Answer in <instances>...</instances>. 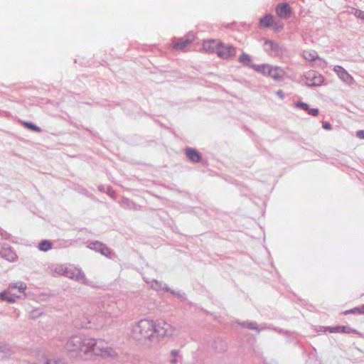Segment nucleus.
<instances>
[{"mask_svg":"<svg viewBox=\"0 0 364 364\" xmlns=\"http://www.w3.org/2000/svg\"><path fill=\"white\" fill-rule=\"evenodd\" d=\"M194 39L195 36H191V37H185L173 41L172 42V48L176 50H183L191 44Z\"/></svg>","mask_w":364,"mask_h":364,"instance_id":"obj_8","label":"nucleus"},{"mask_svg":"<svg viewBox=\"0 0 364 364\" xmlns=\"http://www.w3.org/2000/svg\"><path fill=\"white\" fill-rule=\"evenodd\" d=\"M345 315L350 314H360L359 307L353 308L350 310H348L343 312Z\"/></svg>","mask_w":364,"mask_h":364,"instance_id":"obj_25","label":"nucleus"},{"mask_svg":"<svg viewBox=\"0 0 364 364\" xmlns=\"http://www.w3.org/2000/svg\"><path fill=\"white\" fill-rule=\"evenodd\" d=\"M176 363H177V362H176V359L173 360V361H172V363H173V364H176Z\"/></svg>","mask_w":364,"mask_h":364,"instance_id":"obj_32","label":"nucleus"},{"mask_svg":"<svg viewBox=\"0 0 364 364\" xmlns=\"http://www.w3.org/2000/svg\"><path fill=\"white\" fill-rule=\"evenodd\" d=\"M239 61L240 63H243L244 65H248V64H250L251 59H250V57L247 54L242 53L239 57Z\"/></svg>","mask_w":364,"mask_h":364,"instance_id":"obj_22","label":"nucleus"},{"mask_svg":"<svg viewBox=\"0 0 364 364\" xmlns=\"http://www.w3.org/2000/svg\"><path fill=\"white\" fill-rule=\"evenodd\" d=\"M356 136H357L358 138L363 139H364V130L358 131V132L356 133Z\"/></svg>","mask_w":364,"mask_h":364,"instance_id":"obj_29","label":"nucleus"},{"mask_svg":"<svg viewBox=\"0 0 364 364\" xmlns=\"http://www.w3.org/2000/svg\"><path fill=\"white\" fill-rule=\"evenodd\" d=\"M135 333L139 335V338H150L155 333V323L151 320H141L136 328Z\"/></svg>","mask_w":364,"mask_h":364,"instance_id":"obj_1","label":"nucleus"},{"mask_svg":"<svg viewBox=\"0 0 364 364\" xmlns=\"http://www.w3.org/2000/svg\"><path fill=\"white\" fill-rule=\"evenodd\" d=\"M326 332L329 333H356L358 331L355 329H353L347 326H337L335 327H326L325 328Z\"/></svg>","mask_w":364,"mask_h":364,"instance_id":"obj_12","label":"nucleus"},{"mask_svg":"<svg viewBox=\"0 0 364 364\" xmlns=\"http://www.w3.org/2000/svg\"><path fill=\"white\" fill-rule=\"evenodd\" d=\"M305 82L308 86H319L323 82V77L321 74L310 70L305 75Z\"/></svg>","mask_w":364,"mask_h":364,"instance_id":"obj_5","label":"nucleus"},{"mask_svg":"<svg viewBox=\"0 0 364 364\" xmlns=\"http://www.w3.org/2000/svg\"><path fill=\"white\" fill-rule=\"evenodd\" d=\"M176 331V329L173 326L165 321H159L155 324V333L159 336H171Z\"/></svg>","mask_w":364,"mask_h":364,"instance_id":"obj_4","label":"nucleus"},{"mask_svg":"<svg viewBox=\"0 0 364 364\" xmlns=\"http://www.w3.org/2000/svg\"><path fill=\"white\" fill-rule=\"evenodd\" d=\"M38 247L41 251H48L52 248V242L49 240H43L39 243Z\"/></svg>","mask_w":364,"mask_h":364,"instance_id":"obj_19","label":"nucleus"},{"mask_svg":"<svg viewBox=\"0 0 364 364\" xmlns=\"http://www.w3.org/2000/svg\"><path fill=\"white\" fill-rule=\"evenodd\" d=\"M296 107H299L304 110L308 111L309 110V105L306 103L304 102H299L296 104Z\"/></svg>","mask_w":364,"mask_h":364,"instance_id":"obj_27","label":"nucleus"},{"mask_svg":"<svg viewBox=\"0 0 364 364\" xmlns=\"http://www.w3.org/2000/svg\"><path fill=\"white\" fill-rule=\"evenodd\" d=\"M276 12L279 17L287 18L290 16L291 9L288 4H281L277 6Z\"/></svg>","mask_w":364,"mask_h":364,"instance_id":"obj_13","label":"nucleus"},{"mask_svg":"<svg viewBox=\"0 0 364 364\" xmlns=\"http://www.w3.org/2000/svg\"><path fill=\"white\" fill-rule=\"evenodd\" d=\"M171 354L173 355V356H176L178 355V352L176 350H172L171 351Z\"/></svg>","mask_w":364,"mask_h":364,"instance_id":"obj_31","label":"nucleus"},{"mask_svg":"<svg viewBox=\"0 0 364 364\" xmlns=\"http://www.w3.org/2000/svg\"><path fill=\"white\" fill-rule=\"evenodd\" d=\"M2 255L9 261H14L17 256L10 248H5L2 251Z\"/></svg>","mask_w":364,"mask_h":364,"instance_id":"obj_17","label":"nucleus"},{"mask_svg":"<svg viewBox=\"0 0 364 364\" xmlns=\"http://www.w3.org/2000/svg\"><path fill=\"white\" fill-rule=\"evenodd\" d=\"M279 46L277 44L274 43L273 41L266 40L264 43V49L269 52V53H272L274 52H277Z\"/></svg>","mask_w":364,"mask_h":364,"instance_id":"obj_16","label":"nucleus"},{"mask_svg":"<svg viewBox=\"0 0 364 364\" xmlns=\"http://www.w3.org/2000/svg\"><path fill=\"white\" fill-rule=\"evenodd\" d=\"M220 43L215 40L206 41L203 44V48L205 50L210 53H216Z\"/></svg>","mask_w":364,"mask_h":364,"instance_id":"obj_14","label":"nucleus"},{"mask_svg":"<svg viewBox=\"0 0 364 364\" xmlns=\"http://www.w3.org/2000/svg\"><path fill=\"white\" fill-rule=\"evenodd\" d=\"M95 344V341L93 339H82V344L79 347V350L77 352V355H80L81 354H86L90 351L93 352L94 346Z\"/></svg>","mask_w":364,"mask_h":364,"instance_id":"obj_11","label":"nucleus"},{"mask_svg":"<svg viewBox=\"0 0 364 364\" xmlns=\"http://www.w3.org/2000/svg\"><path fill=\"white\" fill-rule=\"evenodd\" d=\"M323 129H326V130H330L331 129V125L330 123L327 122H323Z\"/></svg>","mask_w":364,"mask_h":364,"instance_id":"obj_28","label":"nucleus"},{"mask_svg":"<svg viewBox=\"0 0 364 364\" xmlns=\"http://www.w3.org/2000/svg\"><path fill=\"white\" fill-rule=\"evenodd\" d=\"M26 289V284L23 282L10 284L6 291L0 293V299L8 302H14L16 299L19 297V296L16 294V290L17 289L18 292L23 294Z\"/></svg>","mask_w":364,"mask_h":364,"instance_id":"obj_2","label":"nucleus"},{"mask_svg":"<svg viewBox=\"0 0 364 364\" xmlns=\"http://www.w3.org/2000/svg\"><path fill=\"white\" fill-rule=\"evenodd\" d=\"M333 70L338 77L346 83L353 85L355 82L354 78L341 66H335Z\"/></svg>","mask_w":364,"mask_h":364,"instance_id":"obj_9","label":"nucleus"},{"mask_svg":"<svg viewBox=\"0 0 364 364\" xmlns=\"http://www.w3.org/2000/svg\"><path fill=\"white\" fill-rule=\"evenodd\" d=\"M93 353L97 355L102 357H112L116 355L115 351L103 340L95 341Z\"/></svg>","mask_w":364,"mask_h":364,"instance_id":"obj_3","label":"nucleus"},{"mask_svg":"<svg viewBox=\"0 0 364 364\" xmlns=\"http://www.w3.org/2000/svg\"><path fill=\"white\" fill-rule=\"evenodd\" d=\"M304 58L309 61H314L318 58V55L316 51L313 50H306L303 53Z\"/></svg>","mask_w":364,"mask_h":364,"instance_id":"obj_18","label":"nucleus"},{"mask_svg":"<svg viewBox=\"0 0 364 364\" xmlns=\"http://www.w3.org/2000/svg\"><path fill=\"white\" fill-rule=\"evenodd\" d=\"M256 70L258 73H261L262 74L268 76L269 73L271 72V67L267 65H259L256 68Z\"/></svg>","mask_w":364,"mask_h":364,"instance_id":"obj_20","label":"nucleus"},{"mask_svg":"<svg viewBox=\"0 0 364 364\" xmlns=\"http://www.w3.org/2000/svg\"><path fill=\"white\" fill-rule=\"evenodd\" d=\"M24 125H25V127H26L27 128H28L31 130L38 132H41V129L38 127H37L31 123L24 122Z\"/></svg>","mask_w":364,"mask_h":364,"instance_id":"obj_23","label":"nucleus"},{"mask_svg":"<svg viewBox=\"0 0 364 364\" xmlns=\"http://www.w3.org/2000/svg\"><path fill=\"white\" fill-rule=\"evenodd\" d=\"M360 314H364V305L359 307Z\"/></svg>","mask_w":364,"mask_h":364,"instance_id":"obj_30","label":"nucleus"},{"mask_svg":"<svg viewBox=\"0 0 364 364\" xmlns=\"http://www.w3.org/2000/svg\"><path fill=\"white\" fill-rule=\"evenodd\" d=\"M186 154L188 159L193 162H199L201 160L200 154L195 149H186Z\"/></svg>","mask_w":364,"mask_h":364,"instance_id":"obj_15","label":"nucleus"},{"mask_svg":"<svg viewBox=\"0 0 364 364\" xmlns=\"http://www.w3.org/2000/svg\"><path fill=\"white\" fill-rule=\"evenodd\" d=\"M259 26L263 28L273 26L276 31H279L283 28V25L281 23H274V18L272 15H265L259 20Z\"/></svg>","mask_w":364,"mask_h":364,"instance_id":"obj_7","label":"nucleus"},{"mask_svg":"<svg viewBox=\"0 0 364 364\" xmlns=\"http://www.w3.org/2000/svg\"><path fill=\"white\" fill-rule=\"evenodd\" d=\"M46 364H64L60 360L55 358L47 359L45 362Z\"/></svg>","mask_w":364,"mask_h":364,"instance_id":"obj_24","label":"nucleus"},{"mask_svg":"<svg viewBox=\"0 0 364 364\" xmlns=\"http://www.w3.org/2000/svg\"><path fill=\"white\" fill-rule=\"evenodd\" d=\"M268 76L274 80H279L281 78L280 71L277 68L271 67V72L269 73Z\"/></svg>","mask_w":364,"mask_h":364,"instance_id":"obj_21","label":"nucleus"},{"mask_svg":"<svg viewBox=\"0 0 364 364\" xmlns=\"http://www.w3.org/2000/svg\"><path fill=\"white\" fill-rule=\"evenodd\" d=\"M308 114L312 116H317L318 114V109L316 108H309Z\"/></svg>","mask_w":364,"mask_h":364,"instance_id":"obj_26","label":"nucleus"},{"mask_svg":"<svg viewBox=\"0 0 364 364\" xmlns=\"http://www.w3.org/2000/svg\"><path fill=\"white\" fill-rule=\"evenodd\" d=\"M82 344V338L79 336H74L70 339L65 345L67 350L77 354L79 347Z\"/></svg>","mask_w":364,"mask_h":364,"instance_id":"obj_10","label":"nucleus"},{"mask_svg":"<svg viewBox=\"0 0 364 364\" xmlns=\"http://www.w3.org/2000/svg\"><path fill=\"white\" fill-rule=\"evenodd\" d=\"M216 53L221 58L228 59L233 57L235 55L236 51L232 46H225L220 43L218 50H216Z\"/></svg>","mask_w":364,"mask_h":364,"instance_id":"obj_6","label":"nucleus"}]
</instances>
